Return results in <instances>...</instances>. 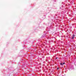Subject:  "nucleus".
I'll return each mask as SVG.
<instances>
[{
    "mask_svg": "<svg viewBox=\"0 0 76 76\" xmlns=\"http://www.w3.org/2000/svg\"><path fill=\"white\" fill-rule=\"evenodd\" d=\"M65 64V63H63V64L61 63L60 64H61V65H63V64Z\"/></svg>",
    "mask_w": 76,
    "mask_h": 76,
    "instance_id": "f257e3e1",
    "label": "nucleus"
},
{
    "mask_svg": "<svg viewBox=\"0 0 76 76\" xmlns=\"http://www.w3.org/2000/svg\"><path fill=\"white\" fill-rule=\"evenodd\" d=\"M74 37H75V35H73V36L72 37V39H73L74 38Z\"/></svg>",
    "mask_w": 76,
    "mask_h": 76,
    "instance_id": "f03ea898",
    "label": "nucleus"
},
{
    "mask_svg": "<svg viewBox=\"0 0 76 76\" xmlns=\"http://www.w3.org/2000/svg\"><path fill=\"white\" fill-rule=\"evenodd\" d=\"M59 69V68H57V70H58Z\"/></svg>",
    "mask_w": 76,
    "mask_h": 76,
    "instance_id": "7ed1b4c3",
    "label": "nucleus"
},
{
    "mask_svg": "<svg viewBox=\"0 0 76 76\" xmlns=\"http://www.w3.org/2000/svg\"><path fill=\"white\" fill-rule=\"evenodd\" d=\"M57 57H56V59H57Z\"/></svg>",
    "mask_w": 76,
    "mask_h": 76,
    "instance_id": "20e7f679",
    "label": "nucleus"
}]
</instances>
